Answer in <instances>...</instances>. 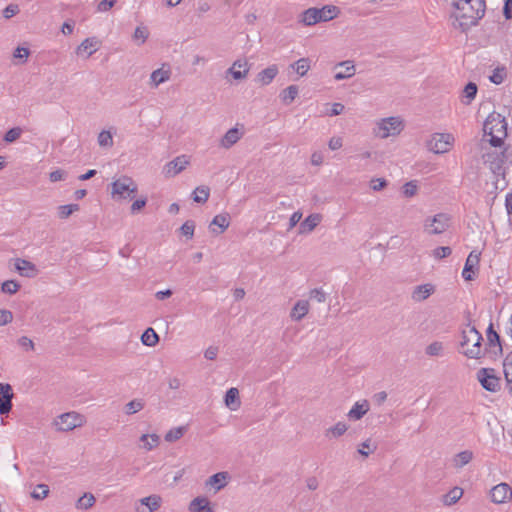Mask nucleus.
I'll return each instance as SVG.
<instances>
[{
    "mask_svg": "<svg viewBox=\"0 0 512 512\" xmlns=\"http://www.w3.org/2000/svg\"><path fill=\"white\" fill-rule=\"evenodd\" d=\"M509 493H511L510 486L506 483H500L491 489V500L497 504L504 503L509 498Z\"/></svg>",
    "mask_w": 512,
    "mask_h": 512,
    "instance_id": "obj_17",
    "label": "nucleus"
},
{
    "mask_svg": "<svg viewBox=\"0 0 512 512\" xmlns=\"http://www.w3.org/2000/svg\"><path fill=\"white\" fill-rule=\"evenodd\" d=\"M195 230V222L193 220H187L181 227L180 233L186 236L188 239H192Z\"/></svg>",
    "mask_w": 512,
    "mask_h": 512,
    "instance_id": "obj_52",
    "label": "nucleus"
},
{
    "mask_svg": "<svg viewBox=\"0 0 512 512\" xmlns=\"http://www.w3.org/2000/svg\"><path fill=\"white\" fill-rule=\"evenodd\" d=\"M19 12V7L17 4H9L4 10H3V16L6 19H9L13 16H15Z\"/></svg>",
    "mask_w": 512,
    "mask_h": 512,
    "instance_id": "obj_62",
    "label": "nucleus"
},
{
    "mask_svg": "<svg viewBox=\"0 0 512 512\" xmlns=\"http://www.w3.org/2000/svg\"><path fill=\"white\" fill-rule=\"evenodd\" d=\"M372 446V442H371V439H367L365 440L364 442H362L359 447H358V453L361 454L362 456L364 457H368L370 453H373L376 449H377V446L376 445H373V447L371 448Z\"/></svg>",
    "mask_w": 512,
    "mask_h": 512,
    "instance_id": "obj_50",
    "label": "nucleus"
},
{
    "mask_svg": "<svg viewBox=\"0 0 512 512\" xmlns=\"http://www.w3.org/2000/svg\"><path fill=\"white\" fill-rule=\"evenodd\" d=\"M15 269L21 276L27 278H33L38 273V269L36 268L35 264L28 260L20 258L16 259Z\"/></svg>",
    "mask_w": 512,
    "mask_h": 512,
    "instance_id": "obj_16",
    "label": "nucleus"
},
{
    "mask_svg": "<svg viewBox=\"0 0 512 512\" xmlns=\"http://www.w3.org/2000/svg\"><path fill=\"white\" fill-rule=\"evenodd\" d=\"M297 95L298 87L296 85H290L280 93V99L284 104L289 105L295 100Z\"/></svg>",
    "mask_w": 512,
    "mask_h": 512,
    "instance_id": "obj_35",
    "label": "nucleus"
},
{
    "mask_svg": "<svg viewBox=\"0 0 512 512\" xmlns=\"http://www.w3.org/2000/svg\"><path fill=\"white\" fill-rule=\"evenodd\" d=\"M146 203H147L146 197L135 200L131 205V213L132 214L137 213L138 211H140L142 208L145 207Z\"/></svg>",
    "mask_w": 512,
    "mask_h": 512,
    "instance_id": "obj_63",
    "label": "nucleus"
},
{
    "mask_svg": "<svg viewBox=\"0 0 512 512\" xmlns=\"http://www.w3.org/2000/svg\"><path fill=\"white\" fill-rule=\"evenodd\" d=\"M388 185L384 178H376L371 180V188L374 191H380Z\"/></svg>",
    "mask_w": 512,
    "mask_h": 512,
    "instance_id": "obj_61",
    "label": "nucleus"
},
{
    "mask_svg": "<svg viewBox=\"0 0 512 512\" xmlns=\"http://www.w3.org/2000/svg\"><path fill=\"white\" fill-rule=\"evenodd\" d=\"M13 319V314L10 310L1 309L0 310V326L7 325Z\"/></svg>",
    "mask_w": 512,
    "mask_h": 512,
    "instance_id": "obj_59",
    "label": "nucleus"
},
{
    "mask_svg": "<svg viewBox=\"0 0 512 512\" xmlns=\"http://www.w3.org/2000/svg\"><path fill=\"white\" fill-rule=\"evenodd\" d=\"M98 144L101 147H111L113 145V137L109 131L103 130L98 135Z\"/></svg>",
    "mask_w": 512,
    "mask_h": 512,
    "instance_id": "obj_51",
    "label": "nucleus"
},
{
    "mask_svg": "<svg viewBox=\"0 0 512 512\" xmlns=\"http://www.w3.org/2000/svg\"><path fill=\"white\" fill-rule=\"evenodd\" d=\"M482 139V160L496 177V190L503 191L508 186L506 175L512 166V151L505 145L507 123L500 114H491L484 122Z\"/></svg>",
    "mask_w": 512,
    "mask_h": 512,
    "instance_id": "obj_1",
    "label": "nucleus"
},
{
    "mask_svg": "<svg viewBox=\"0 0 512 512\" xmlns=\"http://www.w3.org/2000/svg\"><path fill=\"white\" fill-rule=\"evenodd\" d=\"M162 497L158 494H152L138 500L135 504L136 512H155L161 507Z\"/></svg>",
    "mask_w": 512,
    "mask_h": 512,
    "instance_id": "obj_12",
    "label": "nucleus"
},
{
    "mask_svg": "<svg viewBox=\"0 0 512 512\" xmlns=\"http://www.w3.org/2000/svg\"><path fill=\"white\" fill-rule=\"evenodd\" d=\"M12 386L8 383H0V414H8L12 409Z\"/></svg>",
    "mask_w": 512,
    "mask_h": 512,
    "instance_id": "obj_13",
    "label": "nucleus"
},
{
    "mask_svg": "<svg viewBox=\"0 0 512 512\" xmlns=\"http://www.w3.org/2000/svg\"><path fill=\"white\" fill-rule=\"evenodd\" d=\"M417 184L415 181L407 182L402 187V192L405 197H413L417 193Z\"/></svg>",
    "mask_w": 512,
    "mask_h": 512,
    "instance_id": "obj_55",
    "label": "nucleus"
},
{
    "mask_svg": "<svg viewBox=\"0 0 512 512\" xmlns=\"http://www.w3.org/2000/svg\"><path fill=\"white\" fill-rule=\"evenodd\" d=\"M100 46V41L96 37L86 38L78 47L77 54L86 53V57H90L94 54Z\"/></svg>",
    "mask_w": 512,
    "mask_h": 512,
    "instance_id": "obj_19",
    "label": "nucleus"
},
{
    "mask_svg": "<svg viewBox=\"0 0 512 512\" xmlns=\"http://www.w3.org/2000/svg\"><path fill=\"white\" fill-rule=\"evenodd\" d=\"M463 495V489L460 487H453L449 492L443 495V504L451 506L458 502Z\"/></svg>",
    "mask_w": 512,
    "mask_h": 512,
    "instance_id": "obj_31",
    "label": "nucleus"
},
{
    "mask_svg": "<svg viewBox=\"0 0 512 512\" xmlns=\"http://www.w3.org/2000/svg\"><path fill=\"white\" fill-rule=\"evenodd\" d=\"M503 14L507 20L512 19V0H505Z\"/></svg>",
    "mask_w": 512,
    "mask_h": 512,
    "instance_id": "obj_64",
    "label": "nucleus"
},
{
    "mask_svg": "<svg viewBox=\"0 0 512 512\" xmlns=\"http://www.w3.org/2000/svg\"><path fill=\"white\" fill-rule=\"evenodd\" d=\"M450 226V217L445 213H439L428 217L424 221V230L429 234L438 235L445 232Z\"/></svg>",
    "mask_w": 512,
    "mask_h": 512,
    "instance_id": "obj_7",
    "label": "nucleus"
},
{
    "mask_svg": "<svg viewBox=\"0 0 512 512\" xmlns=\"http://www.w3.org/2000/svg\"><path fill=\"white\" fill-rule=\"evenodd\" d=\"M348 429V426L344 422H338L334 426L330 427L326 430L325 435L329 437L330 435L334 438H338L342 436Z\"/></svg>",
    "mask_w": 512,
    "mask_h": 512,
    "instance_id": "obj_42",
    "label": "nucleus"
},
{
    "mask_svg": "<svg viewBox=\"0 0 512 512\" xmlns=\"http://www.w3.org/2000/svg\"><path fill=\"white\" fill-rule=\"evenodd\" d=\"M337 67L345 68L344 71L336 72L334 78L336 80H343L352 77L355 74V66L351 61H343Z\"/></svg>",
    "mask_w": 512,
    "mask_h": 512,
    "instance_id": "obj_28",
    "label": "nucleus"
},
{
    "mask_svg": "<svg viewBox=\"0 0 512 512\" xmlns=\"http://www.w3.org/2000/svg\"><path fill=\"white\" fill-rule=\"evenodd\" d=\"M210 189L208 186H198L192 193V198L196 203L204 204L208 201Z\"/></svg>",
    "mask_w": 512,
    "mask_h": 512,
    "instance_id": "obj_33",
    "label": "nucleus"
},
{
    "mask_svg": "<svg viewBox=\"0 0 512 512\" xmlns=\"http://www.w3.org/2000/svg\"><path fill=\"white\" fill-rule=\"evenodd\" d=\"M310 299L323 303L326 301V293L321 288L312 289L309 293Z\"/></svg>",
    "mask_w": 512,
    "mask_h": 512,
    "instance_id": "obj_56",
    "label": "nucleus"
},
{
    "mask_svg": "<svg viewBox=\"0 0 512 512\" xmlns=\"http://www.w3.org/2000/svg\"><path fill=\"white\" fill-rule=\"evenodd\" d=\"M21 133H22V129L20 127H14V128L9 129L5 133L3 139L5 142L11 143V142L16 141L21 136Z\"/></svg>",
    "mask_w": 512,
    "mask_h": 512,
    "instance_id": "obj_54",
    "label": "nucleus"
},
{
    "mask_svg": "<svg viewBox=\"0 0 512 512\" xmlns=\"http://www.w3.org/2000/svg\"><path fill=\"white\" fill-rule=\"evenodd\" d=\"M80 209L78 204H67L58 207V215L61 219L68 218L71 214Z\"/></svg>",
    "mask_w": 512,
    "mask_h": 512,
    "instance_id": "obj_46",
    "label": "nucleus"
},
{
    "mask_svg": "<svg viewBox=\"0 0 512 512\" xmlns=\"http://www.w3.org/2000/svg\"><path fill=\"white\" fill-rule=\"evenodd\" d=\"M141 341L144 345L153 347L159 341V336L153 328H147L141 336Z\"/></svg>",
    "mask_w": 512,
    "mask_h": 512,
    "instance_id": "obj_36",
    "label": "nucleus"
},
{
    "mask_svg": "<svg viewBox=\"0 0 512 512\" xmlns=\"http://www.w3.org/2000/svg\"><path fill=\"white\" fill-rule=\"evenodd\" d=\"M340 10L334 5H325L322 8H308L300 15L299 22L305 26H313L320 22H327L336 18Z\"/></svg>",
    "mask_w": 512,
    "mask_h": 512,
    "instance_id": "obj_4",
    "label": "nucleus"
},
{
    "mask_svg": "<svg viewBox=\"0 0 512 512\" xmlns=\"http://www.w3.org/2000/svg\"><path fill=\"white\" fill-rule=\"evenodd\" d=\"M477 380L489 392H498L501 388V378L496 375L493 368H481L477 372Z\"/></svg>",
    "mask_w": 512,
    "mask_h": 512,
    "instance_id": "obj_6",
    "label": "nucleus"
},
{
    "mask_svg": "<svg viewBox=\"0 0 512 512\" xmlns=\"http://www.w3.org/2000/svg\"><path fill=\"white\" fill-rule=\"evenodd\" d=\"M190 512H213L210 502L206 497H196L189 504Z\"/></svg>",
    "mask_w": 512,
    "mask_h": 512,
    "instance_id": "obj_26",
    "label": "nucleus"
},
{
    "mask_svg": "<svg viewBox=\"0 0 512 512\" xmlns=\"http://www.w3.org/2000/svg\"><path fill=\"white\" fill-rule=\"evenodd\" d=\"M249 70L250 64L248 61L246 59H238L234 61L227 72L230 73L235 80H242L247 77Z\"/></svg>",
    "mask_w": 512,
    "mask_h": 512,
    "instance_id": "obj_15",
    "label": "nucleus"
},
{
    "mask_svg": "<svg viewBox=\"0 0 512 512\" xmlns=\"http://www.w3.org/2000/svg\"><path fill=\"white\" fill-rule=\"evenodd\" d=\"M49 486L46 484H38L34 491L31 493V497L35 500H43L49 494Z\"/></svg>",
    "mask_w": 512,
    "mask_h": 512,
    "instance_id": "obj_48",
    "label": "nucleus"
},
{
    "mask_svg": "<svg viewBox=\"0 0 512 512\" xmlns=\"http://www.w3.org/2000/svg\"><path fill=\"white\" fill-rule=\"evenodd\" d=\"M229 224V214H218L213 218L210 224L211 232L215 234H221L229 227Z\"/></svg>",
    "mask_w": 512,
    "mask_h": 512,
    "instance_id": "obj_18",
    "label": "nucleus"
},
{
    "mask_svg": "<svg viewBox=\"0 0 512 512\" xmlns=\"http://www.w3.org/2000/svg\"><path fill=\"white\" fill-rule=\"evenodd\" d=\"M20 289V284L15 280H6L1 285V291L6 294L13 295Z\"/></svg>",
    "mask_w": 512,
    "mask_h": 512,
    "instance_id": "obj_47",
    "label": "nucleus"
},
{
    "mask_svg": "<svg viewBox=\"0 0 512 512\" xmlns=\"http://www.w3.org/2000/svg\"><path fill=\"white\" fill-rule=\"evenodd\" d=\"M310 305L307 300H298L290 312V317L294 321H301L309 312Z\"/></svg>",
    "mask_w": 512,
    "mask_h": 512,
    "instance_id": "obj_21",
    "label": "nucleus"
},
{
    "mask_svg": "<svg viewBox=\"0 0 512 512\" xmlns=\"http://www.w3.org/2000/svg\"><path fill=\"white\" fill-rule=\"evenodd\" d=\"M159 436L157 434H143L140 437V441L143 443V447L150 451L159 444Z\"/></svg>",
    "mask_w": 512,
    "mask_h": 512,
    "instance_id": "obj_40",
    "label": "nucleus"
},
{
    "mask_svg": "<svg viewBox=\"0 0 512 512\" xmlns=\"http://www.w3.org/2000/svg\"><path fill=\"white\" fill-rule=\"evenodd\" d=\"M480 262V254L475 253V251H472L465 262L463 271H462V277L466 281H472L475 279V270L478 271Z\"/></svg>",
    "mask_w": 512,
    "mask_h": 512,
    "instance_id": "obj_14",
    "label": "nucleus"
},
{
    "mask_svg": "<svg viewBox=\"0 0 512 512\" xmlns=\"http://www.w3.org/2000/svg\"><path fill=\"white\" fill-rule=\"evenodd\" d=\"M291 68L300 76H304L310 69V59L300 58L299 60L291 64Z\"/></svg>",
    "mask_w": 512,
    "mask_h": 512,
    "instance_id": "obj_37",
    "label": "nucleus"
},
{
    "mask_svg": "<svg viewBox=\"0 0 512 512\" xmlns=\"http://www.w3.org/2000/svg\"><path fill=\"white\" fill-rule=\"evenodd\" d=\"M29 55L30 51L25 47H17L13 54L14 58L21 59L22 62H26Z\"/></svg>",
    "mask_w": 512,
    "mask_h": 512,
    "instance_id": "obj_58",
    "label": "nucleus"
},
{
    "mask_svg": "<svg viewBox=\"0 0 512 512\" xmlns=\"http://www.w3.org/2000/svg\"><path fill=\"white\" fill-rule=\"evenodd\" d=\"M83 416L77 412H67L58 416L54 425L59 431H70L76 427H80L83 424Z\"/></svg>",
    "mask_w": 512,
    "mask_h": 512,
    "instance_id": "obj_10",
    "label": "nucleus"
},
{
    "mask_svg": "<svg viewBox=\"0 0 512 512\" xmlns=\"http://www.w3.org/2000/svg\"><path fill=\"white\" fill-rule=\"evenodd\" d=\"M454 137L450 133H435L427 142V148L435 154L446 153L453 144Z\"/></svg>",
    "mask_w": 512,
    "mask_h": 512,
    "instance_id": "obj_9",
    "label": "nucleus"
},
{
    "mask_svg": "<svg viewBox=\"0 0 512 512\" xmlns=\"http://www.w3.org/2000/svg\"><path fill=\"white\" fill-rule=\"evenodd\" d=\"M503 368L508 390L510 393H512V353H509L504 358Z\"/></svg>",
    "mask_w": 512,
    "mask_h": 512,
    "instance_id": "obj_34",
    "label": "nucleus"
},
{
    "mask_svg": "<svg viewBox=\"0 0 512 512\" xmlns=\"http://www.w3.org/2000/svg\"><path fill=\"white\" fill-rule=\"evenodd\" d=\"M478 88L477 85L473 82H469L463 89V102L466 105H469L476 97Z\"/></svg>",
    "mask_w": 512,
    "mask_h": 512,
    "instance_id": "obj_38",
    "label": "nucleus"
},
{
    "mask_svg": "<svg viewBox=\"0 0 512 512\" xmlns=\"http://www.w3.org/2000/svg\"><path fill=\"white\" fill-rule=\"evenodd\" d=\"M369 411V402L363 400L362 402H356L348 412L347 416L350 420H360Z\"/></svg>",
    "mask_w": 512,
    "mask_h": 512,
    "instance_id": "obj_23",
    "label": "nucleus"
},
{
    "mask_svg": "<svg viewBox=\"0 0 512 512\" xmlns=\"http://www.w3.org/2000/svg\"><path fill=\"white\" fill-rule=\"evenodd\" d=\"M434 291L435 287L432 284L418 285L414 288L411 297L415 302H422L432 295Z\"/></svg>",
    "mask_w": 512,
    "mask_h": 512,
    "instance_id": "obj_22",
    "label": "nucleus"
},
{
    "mask_svg": "<svg viewBox=\"0 0 512 512\" xmlns=\"http://www.w3.org/2000/svg\"><path fill=\"white\" fill-rule=\"evenodd\" d=\"M377 128V135L385 139L389 136L398 135L403 130L404 125L399 117H388L382 119Z\"/></svg>",
    "mask_w": 512,
    "mask_h": 512,
    "instance_id": "obj_8",
    "label": "nucleus"
},
{
    "mask_svg": "<svg viewBox=\"0 0 512 512\" xmlns=\"http://www.w3.org/2000/svg\"><path fill=\"white\" fill-rule=\"evenodd\" d=\"M452 6L456 9L450 16L453 19L452 26L464 33L478 24L486 9L484 0H457Z\"/></svg>",
    "mask_w": 512,
    "mask_h": 512,
    "instance_id": "obj_2",
    "label": "nucleus"
},
{
    "mask_svg": "<svg viewBox=\"0 0 512 512\" xmlns=\"http://www.w3.org/2000/svg\"><path fill=\"white\" fill-rule=\"evenodd\" d=\"M278 74V67L270 65L257 74L256 81L265 86L270 84Z\"/></svg>",
    "mask_w": 512,
    "mask_h": 512,
    "instance_id": "obj_24",
    "label": "nucleus"
},
{
    "mask_svg": "<svg viewBox=\"0 0 512 512\" xmlns=\"http://www.w3.org/2000/svg\"><path fill=\"white\" fill-rule=\"evenodd\" d=\"M170 75H171L170 70H164V69L160 68V69H156L152 72L150 79H151L153 86L157 87L158 85L168 81L170 78Z\"/></svg>",
    "mask_w": 512,
    "mask_h": 512,
    "instance_id": "obj_32",
    "label": "nucleus"
},
{
    "mask_svg": "<svg viewBox=\"0 0 512 512\" xmlns=\"http://www.w3.org/2000/svg\"><path fill=\"white\" fill-rule=\"evenodd\" d=\"M148 30L146 27H137L134 31V35H133V38L134 40H140L141 41V44H143L147 38H148Z\"/></svg>",
    "mask_w": 512,
    "mask_h": 512,
    "instance_id": "obj_57",
    "label": "nucleus"
},
{
    "mask_svg": "<svg viewBox=\"0 0 512 512\" xmlns=\"http://www.w3.org/2000/svg\"><path fill=\"white\" fill-rule=\"evenodd\" d=\"M189 164L190 159L187 155L177 156L164 166L163 173L167 178L174 177L185 170Z\"/></svg>",
    "mask_w": 512,
    "mask_h": 512,
    "instance_id": "obj_11",
    "label": "nucleus"
},
{
    "mask_svg": "<svg viewBox=\"0 0 512 512\" xmlns=\"http://www.w3.org/2000/svg\"><path fill=\"white\" fill-rule=\"evenodd\" d=\"M95 497L91 493H85L82 497H80L76 503V507L78 509H89L95 504Z\"/></svg>",
    "mask_w": 512,
    "mask_h": 512,
    "instance_id": "obj_43",
    "label": "nucleus"
},
{
    "mask_svg": "<svg viewBox=\"0 0 512 512\" xmlns=\"http://www.w3.org/2000/svg\"><path fill=\"white\" fill-rule=\"evenodd\" d=\"M240 138V131L237 128H231L222 137L221 146L228 149L232 147Z\"/></svg>",
    "mask_w": 512,
    "mask_h": 512,
    "instance_id": "obj_27",
    "label": "nucleus"
},
{
    "mask_svg": "<svg viewBox=\"0 0 512 512\" xmlns=\"http://www.w3.org/2000/svg\"><path fill=\"white\" fill-rule=\"evenodd\" d=\"M225 405L231 410L235 411L241 406V401L239 397V391L237 388H230L227 390L224 397Z\"/></svg>",
    "mask_w": 512,
    "mask_h": 512,
    "instance_id": "obj_25",
    "label": "nucleus"
},
{
    "mask_svg": "<svg viewBox=\"0 0 512 512\" xmlns=\"http://www.w3.org/2000/svg\"><path fill=\"white\" fill-rule=\"evenodd\" d=\"M321 217L319 214H311L303 222L300 224V232L308 233L314 230V228L319 224Z\"/></svg>",
    "mask_w": 512,
    "mask_h": 512,
    "instance_id": "obj_30",
    "label": "nucleus"
},
{
    "mask_svg": "<svg viewBox=\"0 0 512 512\" xmlns=\"http://www.w3.org/2000/svg\"><path fill=\"white\" fill-rule=\"evenodd\" d=\"M503 354L502 345L499 346H486L484 350H482V356L487 355L489 359L492 361L497 360Z\"/></svg>",
    "mask_w": 512,
    "mask_h": 512,
    "instance_id": "obj_44",
    "label": "nucleus"
},
{
    "mask_svg": "<svg viewBox=\"0 0 512 512\" xmlns=\"http://www.w3.org/2000/svg\"><path fill=\"white\" fill-rule=\"evenodd\" d=\"M66 176L67 173L64 170L57 169L49 174V179L51 182H58L61 180H65Z\"/></svg>",
    "mask_w": 512,
    "mask_h": 512,
    "instance_id": "obj_60",
    "label": "nucleus"
},
{
    "mask_svg": "<svg viewBox=\"0 0 512 512\" xmlns=\"http://www.w3.org/2000/svg\"><path fill=\"white\" fill-rule=\"evenodd\" d=\"M487 336V344L486 346H499L501 344V338L500 335L494 330L493 324L490 323V325L487 328L486 331Z\"/></svg>",
    "mask_w": 512,
    "mask_h": 512,
    "instance_id": "obj_41",
    "label": "nucleus"
},
{
    "mask_svg": "<svg viewBox=\"0 0 512 512\" xmlns=\"http://www.w3.org/2000/svg\"><path fill=\"white\" fill-rule=\"evenodd\" d=\"M144 406L145 402L142 399H133L125 405L124 412L127 415H132L141 411Z\"/></svg>",
    "mask_w": 512,
    "mask_h": 512,
    "instance_id": "obj_39",
    "label": "nucleus"
},
{
    "mask_svg": "<svg viewBox=\"0 0 512 512\" xmlns=\"http://www.w3.org/2000/svg\"><path fill=\"white\" fill-rule=\"evenodd\" d=\"M467 328L463 329L461 333L462 354L470 359H480L482 357L483 337L475 326H471L470 319H468Z\"/></svg>",
    "mask_w": 512,
    "mask_h": 512,
    "instance_id": "obj_3",
    "label": "nucleus"
},
{
    "mask_svg": "<svg viewBox=\"0 0 512 512\" xmlns=\"http://www.w3.org/2000/svg\"><path fill=\"white\" fill-rule=\"evenodd\" d=\"M184 433H185V428L184 427H176V428H173V429L169 430L165 434L164 439L167 442H174V441H177L180 438H182Z\"/></svg>",
    "mask_w": 512,
    "mask_h": 512,
    "instance_id": "obj_49",
    "label": "nucleus"
},
{
    "mask_svg": "<svg viewBox=\"0 0 512 512\" xmlns=\"http://www.w3.org/2000/svg\"><path fill=\"white\" fill-rule=\"evenodd\" d=\"M138 192L135 181L128 176H121L111 183V197L115 201L131 200Z\"/></svg>",
    "mask_w": 512,
    "mask_h": 512,
    "instance_id": "obj_5",
    "label": "nucleus"
},
{
    "mask_svg": "<svg viewBox=\"0 0 512 512\" xmlns=\"http://www.w3.org/2000/svg\"><path fill=\"white\" fill-rule=\"evenodd\" d=\"M443 349L444 347L442 342L434 341L426 347L425 353L428 356L437 357L443 354Z\"/></svg>",
    "mask_w": 512,
    "mask_h": 512,
    "instance_id": "obj_45",
    "label": "nucleus"
},
{
    "mask_svg": "<svg viewBox=\"0 0 512 512\" xmlns=\"http://www.w3.org/2000/svg\"><path fill=\"white\" fill-rule=\"evenodd\" d=\"M229 478L230 475L228 472H218L210 476L205 484L206 486L214 487L217 492L227 485Z\"/></svg>",
    "mask_w": 512,
    "mask_h": 512,
    "instance_id": "obj_20",
    "label": "nucleus"
},
{
    "mask_svg": "<svg viewBox=\"0 0 512 512\" xmlns=\"http://www.w3.org/2000/svg\"><path fill=\"white\" fill-rule=\"evenodd\" d=\"M451 253H452V249L450 247L440 246V247L435 248L432 251V256L437 260H441L443 258L450 256Z\"/></svg>",
    "mask_w": 512,
    "mask_h": 512,
    "instance_id": "obj_53",
    "label": "nucleus"
},
{
    "mask_svg": "<svg viewBox=\"0 0 512 512\" xmlns=\"http://www.w3.org/2000/svg\"><path fill=\"white\" fill-rule=\"evenodd\" d=\"M473 459V452L470 450H464L457 453L453 458V466L460 469L467 465Z\"/></svg>",
    "mask_w": 512,
    "mask_h": 512,
    "instance_id": "obj_29",
    "label": "nucleus"
}]
</instances>
